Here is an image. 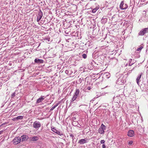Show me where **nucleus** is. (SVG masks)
<instances>
[{"label": "nucleus", "instance_id": "4be33fe9", "mask_svg": "<svg viewBox=\"0 0 148 148\" xmlns=\"http://www.w3.org/2000/svg\"><path fill=\"white\" fill-rule=\"evenodd\" d=\"M82 57L84 58H86L87 57V56L86 54H84L82 55Z\"/></svg>", "mask_w": 148, "mask_h": 148}, {"label": "nucleus", "instance_id": "423d86ee", "mask_svg": "<svg viewBox=\"0 0 148 148\" xmlns=\"http://www.w3.org/2000/svg\"><path fill=\"white\" fill-rule=\"evenodd\" d=\"M52 130L61 136L63 135V133L61 131H60L57 130L55 128L53 127L51 129Z\"/></svg>", "mask_w": 148, "mask_h": 148}, {"label": "nucleus", "instance_id": "aec40b11", "mask_svg": "<svg viewBox=\"0 0 148 148\" xmlns=\"http://www.w3.org/2000/svg\"><path fill=\"white\" fill-rule=\"evenodd\" d=\"M59 103H57L56 105H55L54 106L52 107L50 109V110L52 111L55 108H56L59 104Z\"/></svg>", "mask_w": 148, "mask_h": 148}, {"label": "nucleus", "instance_id": "1a4fd4ad", "mask_svg": "<svg viewBox=\"0 0 148 148\" xmlns=\"http://www.w3.org/2000/svg\"><path fill=\"white\" fill-rule=\"evenodd\" d=\"M27 138L28 136L26 135H23L20 137L21 140L22 141L27 140Z\"/></svg>", "mask_w": 148, "mask_h": 148}, {"label": "nucleus", "instance_id": "39448f33", "mask_svg": "<svg viewBox=\"0 0 148 148\" xmlns=\"http://www.w3.org/2000/svg\"><path fill=\"white\" fill-rule=\"evenodd\" d=\"M43 16V13L41 10L38 12V14L37 16L36 21L37 22H39Z\"/></svg>", "mask_w": 148, "mask_h": 148}, {"label": "nucleus", "instance_id": "7c9ffc66", "mask_svg": "<svg viewBox=\"0 0 148 148\" xmlns=\"http://www.w3.org/2000/svg\"><path fill=\"white\" fill-rule=\"evenodd\" d=\"M3 132V131H0V134H1V133Z\"/></svg>", "mask_w": 148, "mask_h": 148}, {"label": "nucleus", "instance_id": "f03ea898", "mask_svg": "<svg viewBox=\"0 0 148 148\" xmlns=\"http://www.w3.org/2000/svg\"><path fill=\"white\" fill-rule=\"evenodd\" d=\"M106 127L102 124L99 130V132L101 134H104V130L106 129Z\"/></svg>", "mask_w": 148, "mask_h": 148}, {"label": "nucleus", "instance_id": "9b49d317", "mask_svg": "<svg viewBox=\"0 0 148 148\" xmlns=\"http://www.w3.org/2000/svg\"><path fill=\"white\" fill-rule=\"evenodd\" d=\"M38 137L37 136H34L30 138V140L33 141H37L38 140Z\"/></svg>", "mask_w": 148, "mask_h": 148}, {"label": "nucleus", "instance_id": "6e6552de", "mask_svg": "<svg viewBox=\"0 0 148 148\" xmlns=\"http://www.w3.org/2000/svg\"><path fill=\"white\" fill-rule=\"evenodd\" d=\"M142 73H140L138 74V76L136 78V81L137 84L138 85H139V82L140 81V79L141 78V75H142Z\"/></svg>", "mask_w": 148, "mask_h": 148}, {"label": "nucleus", "instance_id": "2eb2a0df", "mask_svg": "<svg viewBox=\"0 0 148 148\" xmlns=\"http://www.w3.org/2000/svg\"><path fill=\"white\" fill-rule=\"evenodd\" d=\"M134 134V131L132 130H130V137H133Z\"/></svg>", "mask_w": 148, "mask_h": 148}, {"label": "nucleus", "instance_id": "c85d7f7f", "mask_svg": "<svg viewBox=\"0 0 148 148\" xmlns=\"http://www.w3.org/2000/svg\"><path fill=\"white\" fill-rule=\"evenodd\" d=\"M127 135L128 136H130V131H128V132Z\"/></svg>", "mask_w": 148, "mask_h": 148}, {"label": "nucleus", "instance_id": "c756f323", "mask_svg": "<svg viewBox=\"0 0 148 148\" xmlns=\"http://www.w3.org/2000/svg\"><path fill=\"white\" fill-rule=\"evenodd\" d=\"M132 59H130V63H131L132 62Z\"/></svg>", "mask_w": 148, "mask_h": 148}, {"label": "nucleus", "instance_id": "9d476101", "mask_svg": "<svg viewBox=\"0 0 148 148\" xmlns=\"http://www.w3.org/2000/svg\"><path fill=\"white\" fill-rule=\"evenodd\" d=\"M45 99V98H43V97H40L38 98L37 100L36 103H38L42 101L44 99Z\"/></svg>", "mask_w": 148, "mask_h": 148}, {"label": "nucleus", "instance_id": "a211bd4d", "mask_svg": "<svg viewBox=\"0 0 148 148\" xmlns=\"http://www.w3.org/2000/svg\"><path fill=\"white\" fill-rule=\"evenodd\" d=\"M130 116H132L133 117V118L132 119V120H131L132 122V123H133L134 124V122H135L136 121V118L135 116L134 117V115H132V114H131Z\"/></svg>", "mask_w": 148, "mask_h": 148}, {"label": "nucleus", "instance_id": "0eeeda50", "mask_svg": "<svg viewBox=\"0 0 148 148\" xmlns=\"http://www.w3.org/2000/svg\"><path fill=\"white\" fill-rule=\"evenodd\" d=\"M127 7V5L124 3L123 1L121 2L120 5V8L122 10L126 9Z\"/></svg>", "mask_w": 148, "mask_h": 148}, {"label": "nucleus", "instance_id": "b1692460", "mask_svg": "<svg viewBox=\"0 0 148 148\" xmlns=\"http://www.w3.org/2000/svg\"><path fill=\"white\" fill-rule=\"evenodd\" d=\"M105 142L104 140H101L100 141V143L101 144H103L105 143Z\"/></svg>", "mask_w": 148, "mask_h": 148}, {"label": "nucleus", "instance_id": "6ab92c4d", "mask_svg": "<svg viewBox=\"0 0 148 148\" xmlns=\"http://www.w3.org/2000/svg\"><path fill=\"white\" fill-rule=\"evenodd\" d=\"M23 119V116H17L16 118H15L14 119Z\"/></svg>", "mask_w": 148, "mask_h": 148}, {"label": "nucleus", "instance_id": "f3484780", "mask_svg": "<svg viewBox=\"0 0 148 148\" xmlns=\"http://www.w3.org/2000/svg\"><path fill=\"white\" fill-rule=\"evenodd\" d=\"M99 9V8L98 7H96L95 8L93 9L92 10V12L94 13Z\"/></svg>", "mask_w": 148, "mask_h": 148}, {"label": "nucleus", "instance_id": "bb28decb", "mask_svg": "<svg viewBox=\"0 0 148 148\" xmlns=\"http://www.w3.org/2000/svg\"><path fill=\"white\" fill-rule=\"evenodd\" d=\"M87 89H88V90H90L91 89V88L90 87H88L87 88Z\"/></svg>", "mask_w": 148, "mask_h": 148}, {"label": "nucleus", "instance_id": "393cba45", "mask_svg": "<svg viewBox=\"0 0 148 148\" xmlns=\"http://www.w3.org/2000/svg\"><path fill=\"white\" fill-rule=\"evenodd\" d=\"M15 95V93H13L12 95H11V97H13Z\"/></svg>", "mask_w": 148, "mask_h": 148}, {"label": "nucleus", "instance_id": "f257e3e1", "mask_svg": "<svg viewBox=\"0 0 148 148\" xmlns=\"http://www.w3.org/2000/svg\"><path fill=\"white\" fill-rule=\"evenodd\" d=\"M148 32V27L142 29L138 33V36H143Z\"/></svg>", "mask_w": 148, "mask_h": 148}, {"label": "nucleus", "instance_id": "f8f14e48", "mask_svg": "<svg viewBox=\"0 0 148 148\" xmlns=\"http://www.w3.org/2000/svg\"><path fill=\"white\" fill-rule=\"evenodd\" d=\"M87 142L86 140L84 139H82L79 140V143L80 144H83L86 143Z\"/></svg>", "mask_w": 148, "mask_h": 148}, {"label": "nucleus", "instance_id": "20e7f679", "mask_svg": "<svg viewBox=\"0 0 148 148\" xmlns=\"http://www.w3.org/2000/svg\"><path fill=\"white\" fill-rule=\"evenodd\" d=\"M41 126L40 123L38 121H35L34 122L33 124V126L34 128L35 129H38Z\"/></svg>", "mask_w": 148, "mask_h": 148}, {"label": "nucleus", "instance_id": "4468645a", "mask_svg": "<svg viewBox=\"0 0 148 148\" xmlns=\"http://www.w3.org/2000/svg\"><path fill=\"white\" fill-rule=\"evenodd\" d=\"M143 47L144 45H143L140 46L139 48L137 49L136 51H140L143 48Z\"/></svg>", "mask_w": 148, "mask_h": 148}, {"label": "nucleus", "instance_id": "7ed1b4c3", "mask_svg": "<svg viewBox=\"0 0 148 148\" xmlns=\"http://www.w3.org/2000/svg\"><path fill=\"white\" fill-rule=\"evenodd\" d=\"M21 141L20 137H16L13 140V143L14 145H17Z\"/></svg>", "mask_w": 148, "mask_h": 148}, {"label": "nucleus", "instance_id": "a878e982", "mask_svg": "<svg viewBox=\"0 0 148 148\" xmlns=\"http://www.w3.org/2000/svg\"><path fill=\"white\" fill-rule=\"evenodd\" d=\"M102 147L103 148H106V146L104 144H103L102 145Z\"/></svg>", "mask_w": 148, "mask_h": 148}, {"label": "nucleus", "instance_id": "5701e85b", "mask_svg": "<svg viewBox=\"0 0 148 148\" xmlns=\"http://www.w3.org/2000/svg\"><path fill=\"white\" fill-rule=\"evenodd\" d=\"M133 61L132 62V63L131 64H130V66H131L132 65L134 64L136 62V60H134V59H133Z\"/></svg>", "mask_w": 148, "mask_h": 148}, {"label": "nucleus", "instance_id": "2f4dec72", "mask_svg": "<svg viewBox=\"0 0 148 148\" xmlns=\"http://www.w3.org/2000/svg\"><path fill=\"white\" fill-rule=\"evenodd\" d=\"M128 144H130V142H128Z\"/></svg>", "mask_w": 148, "mask_h": 148}, {"label": "nucleus", "instance_id": "cd10ccee", "mask_svg": "<svg viewBox=\"0 0 148 148\" xmlns=\"http://www.w3.org/2000/svg\"><path fill=\"white\" fill-rule=\"evenodd\" d=\"M133 142L132 141H130V145L132 144L133 143Z\"/></svg>", "mask_w": 148, "mask_h": 148}, {"label": "nucleus", "instance_id": "dca6fc26", "mask_svg": "<svg viewBox=\"0 0 148 148\" xmlns=\"http://www.w3.org/2000/svg\"><path fill=\"white\" fill-rule=\"evenodd\" d=\"M79 93V91L78 89L77 88L76 89L75 92V95L77 96H78Z\"/></svg>", "mask_w": 148, "mask_h": 148}, {"label": "nucleus", "instance_id": "ddd939ff", "mask_svg": "<svg viewBox=\"0 0 148 148\" xmlns=\"http://www.w3.org/2000/svg\"><path fill=\"white\" fill-rule=\"evenodd\" d=\"M34 61L35 62L37 63L39 62L40 63H42L43 62V60H42L37 59H36L34 60Z\"/></svg>", "mask_w": 148, "mask_h": 148}, {"label": "nucleus", "instance_id": "412c9836", "mask_svg": "<svg viewBox=\"0 0 148 148\" xmlns=\"http://www.w3.org/2000/svg\"><path fill=\"white\" fill-rule=\"evenodd\" d=\"M78 96L76 95H74V96H73L72 99V101H74L77 97Z\"/></svg>", "mask_w": 148, "mask_h": 148}]
</instances>
